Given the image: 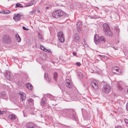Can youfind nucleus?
<instances>
[{
  "instance_id": "39448f33",
  "label": "nucleus",
  "mask_w": 128,
  "mask_h": 128,
  "mask_svg": "<svg viewBox=\"0 0 128 128\" xmlns=\"http://www.w3.org/2000/svg\"><path fill=\"white\" fill-rule=\"evenodd\" d=\"M111 90V87L108 83H105L104 84L102 89V92L106 94L109 92Z\"/></svg>"
},
{
  "instance_id": "7c9ffc66",
  "label": "nucleus",
  "mask_w": 128,
  "mask_h": 128,
  "mask_svg": "<svg viewBox=\"0 0 128 128\" xmlns=\"http://www.w3.org/2000/svg\"><path fill=\"white\" fill-rule=\"evenodd\" d=\"M114 29L116 30L117 32H119V28L118 26H114Z\"/></svg>"
},
{
  "instance_id": "dca6fc26",
  "label": "nucleus",
  "mask_w": 128,
  "mask_h": 128,
  "mask_svg": "<svg viewBox=\"0 0 128 128\" xmlns=\"http://www.w3.org/2000/svg\"><path fill=\"white\" fill-rule=\"evenodd\" d=\"M10 74V72L8 70H6L4 74L5 77L8 80H9L11 77Z\"/></svg>"
},
{
  "instance_id": "5701e85b",
  "label": "nucleus",
  "mask_w": 128,
  "mask_h": 128,
  "mask_svg": "<svg viewBox=\"0 0 128 128\" xmlns=\"http://www.w3.org/2000/svg\"><path fill=\"white\" fill-rule=\"evenodd\" d=\"M16 37L17 41L20 42L21 41V38L20 36L18 34H16Z\"/></svg>"
},
{
  "instance_id": "f03ea898",
  "label": "nucleus",
  "mask_w": 128,
  "mask_h": 128,
  "mask_svg": "<svg viewBox=\"0 0 128 128\" xmlns=\"http://www.w3.org/2000/svg\"><path fill=\"white\" fill-rule=\"evenodd\" d=\"M102 26L103 30L105 35L112 36V33L110 30L108 25L107 24H103Z\"/></svg>"
},
{
  "instance_id": "6e6d98bb",
  "label": "nucleus",
  "mask_w": 128,
  "mask_h": 128,
  "mask_svg": "<svg viewBox=\"0 0 128 128\" xmlns=\"http://www.w3.org/2000/svg\"><path fill=\"white\" fill-rule=\"evenodd\" d=\"M84 42H85V40H84Z\"/></svg>"
},
{
  "instance_id": "a19ab883",
  "label": "nucleus",
  "mask_w": 128,
  "mask_h": 128,
  "mask_svg": "<svg viewBox=\"0 0 128 128\" xmlns=\"http://www.w3.org/2000/svg\"><path fill=\"white\" fill-rule=\"evenodd\" d=\"M80 27H77V30L78 32H79L80 31Z\"/></svg>"
},
{
  "instance_id": "f3484780",
  "label": "nucleus",
  "mask_w": 128,
  "mask_h": 128,
  "mask_svg": "<svg viewBox=\"0 0 128 128\" xmlns=\"http://www.w3.org/2000/svg\"><path fill=\"white\" fill-rule=\"evenodd\" d=\"M0 96L2 97L4 99H8L6 95V93L4 91H2L0 92Z\"/></svg>"
},
{
  "instance_id": "680f3d73",
  "label": "nucleus",
  "mask_w": 128,
  "mask_h": 128,
  "mask_svg": "<svg viewBox=\"0 0 128 128\" xmlns=\"http://www.w3.org/2000/svg\"><path fill=\"white\" fill-rule=\"evenodd\" d=\"M0 13H2V12H0Z\"/></svg>"
},
{
  "instance_id": "49530a36",
  "label": "nucleus",
  "mask_w": 128,
  "mask_h": 128,
  "mask_svg": "<svg viewBox=\"0 0 128 128\" xmlns=\"http://www.w3.org/2000/svg\"><path fill=\"white\" fill-rule=\"evenodd\" d=\"M98 56L100 57L101 58H102V56L103 55H98Z\"/></svg>"
},
{
  "instance_id": "e433bc0d",
  "label": "nucleus",
  "mask_w": 128,
  "mask_h": 128,
  "mask_svg": "<svg viewBox=\"0 0 128 128\" xmlns=\"http://www.w3.org/2000/svg\"><path fill=\"white\" fill-rule=\"evenodd\" d=\"M40 48L42 50H44L45 48H44L42 46H40Z\"/></svg>"
},
{
  "instance_id": "0eeeda50",
  "label": "nucleus",
  "mask_w": 128,
  "mask_h": 128,
  "mask_svg": "<svg viewBox=\"0 0 128 128\" xmlns=\"http://www.w3.org/2000/svg\"><path fill=\"white\" fill-rule=\"evenodd\" d=\"M58 38L60 42H62L64 41V34L62 32H59L58 34Z\"/></svg>"
},
{
  "instance_id": "ea45409f",
  "label": "nucleus",
  "mask_w": 128,
  "mask_h": 128,
  "mask_svg": "<svg viewBox=\"0 0 128 128\" xmlns=\"http://www.w3.org/2000/svg\"><path fill=\"white\" fill-rule=\"evenodd\" d=\"M124 121L126 123L128 124V120L127 119H125L124 120Z\"/></svg>"
},
{
  "instance_id": "de8ad7c7",
  "label": "nucleus",
  "mask_w": 128,
  "mask_h": 128,
  "mask_svg": "<svg viewBox=\"0 0 128 128\" xmlns=\"http://www.w3.org/2000/svg\"><path fill=\"white\" fill-rule=\"evenodd\" d=\"M37 11L38 13H40V11L39 10H38Z\"/></svg>"
},
{
  "instance_id": "c85d7f7f",
  "label": "nucleus",
  "mask_w": 128,
  "mask_h": 128,
  "mask_svg": "<svg viewBox=\"0 0 128 128\" xmlns=\"http://www.w3.org/2000/svg\"><path fill=\"white\" fill-rule=\"evenodd\" d=\"M10 12V11L8 10H6L4 11L3 12L4 14H9Z\"/></svg>"
},
{
  "instance_id": "5fc2aeb1",
  "label": "nucleus",
  "mask_w": 128,
  "mask_h": 128,
  "mask_svg": "<svg viewBox=\"0 0 128 128\" xmlns=\"http://www.w3.org/2000/svg\"><path fill=\"white\" fill-rule=\"evenodd\" d=\"M74 89L75 90H77L75 88H74Z\"/></svg>"
},
{
  "instance_id": "bf43d9fd",
  "label": "nucleus",
  "mask_w": 128,
  "mask_h": 128,
  "mask_svg": "<svg viewBox=\"0 0 128 128\" xmlns=\"http://www.w3.org/2000/svg\"><path fill=\"white\" fill-rule=\"evenodd\" d=\"M127 92L128 93V90H127Z\"/></svg>"
},
{
  "instance_id": "a878e982",
  "label": "nucleus",
  "mask_w": 128,
  "mask_h": 128,
  "mask_svg": "<svg viewBox=\"0 0 128 128\" xmlns=\"http://www.w3.org/2000/svg\"><path fill=\"white\" fill-rule=\"evenodd\" d=\"M58 74L56 72H55L54 74V78L55 80H56V78L58 77Z\"/></svg>"
},
{
  "instance_id": "a211bd4d",
  "label": "nucleus",
  "mask_w": 128,
  "mask_h": 128,
  "mask_svg": "<svg viewBox=\"0 0 128 128\" xmlns=\"http://www.w3.org/2000/svg\"><path fill=\"white\" fill-rule=\"evenodd\" d=\"M48 74L45 72L44 74V77L45 78L48 82H50L51 80V79L50 78H49L48 76Z\"/></svg>"
},
{
  "instance_id": "9d476101",
  "label": "nucleus",
  "mask_w": 128,
  "mask_h": 128,
  "mask_svg": "<svg viewBox=\"0 0 128 128\" xmlns=\"http://www.w3.org/2000/svg\"><path fill=\"white\" fill-rule=\"evenodd\" d=\"M112 71L113 72L117 74H119L120 73H121V70L119 69V68L117 66L113 67L112 68Z\"/></svg>"
},
{
  "instance_id": "4d7b16f0",
  "label": "nucleus",
  "mask_w": 128,
  "mask_h": 128,
  "mask_svg": "<svg viewBox=\"0 0 128 128\" xmlns=\"http://www.w3.org/2000/svg\"><path fill=\"white\" fill-rule=\"evenodd\" d=\"M34 0H32L31 1V2H34Z\"/></svg>"
},
{
  "instance_id": "f257e3e1",
  "label": "nucleus",
  "mask_w": 128,
  "mask_h": 128,
  "mask_svg": "<svg viewBox=\"0 0 128 128\" xmlns=\"http://www.w3.org/2000/svg\"><path fill=\"white\" fill-rule=\"evenodd\" d=\"M65 112L67 113L66 116L69 118L72 119L74 120H76V114L74 110L72 109H67Z\"/></svg>"
},
{
  "instance_id": "72a5a7b5",
  "label": "nucleus",
  "mask_w": 128,
  "mask_h": 128,
  "mask_svg": "<svg viewBox=\"0 0 128 128\" xmlns=\"http://www.w3.org/2000/svg\"><path fill=\"white\" fill-rule=\"evenodd\" d=\"M44 51L45 52H50V50H48L45 48L44 50Z\"/></svg>"
},
{
  "instance_id": "4468645a",
  "label": "nucleus",
  "mask_w": 128,
  "mask_h": 128,
  "mask_svg": "<svg viewBox=\"0 0 128 128\" xmlns=\"http://www.w3.org/2000/svg\"><path fill=\"white\" fill-rule=\"evenodd\" d=\"M20 96V99L22 100V103H23L24 101L26 99L25 94L23 92H20L19 93Z\"/></svg>"
},
{
  "instance_id": "4c0bfd02",
  "label": "nucleus",
  "mask_w": 128,
  "mask_h": 128,
  "mask_svg": "<svg viewBox=\"0 0 128 128\" xmlns=\"http://www.w3.org/2000/svg\"><path fill=\"white\" fill-rule=\"evenodd\" d=\"M22 28L24 30H28V28H26L24 26L22 27Z\"/></svg>"
},
{
  "instance_id": "4be33fe9",
  "label": "nucleus",
  "mask_w": 128,
  "mask_h": 128,
  "mask_svg": "<svg viewBox=\"0 0 128 128\" xmlns=\"http://www.w3.org/2000/svg\"><path fill=\"white\" fill-rule=\"evenodd\" d=\"M8 118L10 119L14 120L15 118V116L14 114H10L8 116Z\"/></svg>"
},
{
  "instance_id": "cd10ccee",
  "label": "nucleus",
  "mask_w": 128,
  "mask_h": 128,
  "mask_svg": "<svg viewBox=\"0 0 128 128\" xmlns=\"http://www.w3.org/2000/svg\"><path fill=\"white\" fill-rule=\"evenodd\" d=\"M64 84H62V86H59V87H60V88L61 89V90H62V91L64 90Z\"/></svg>"
},
{
  "instance_id": "20e7f679",
  "label": "nucleus",
  "mask_w": 128,
  "mask_h": 128,
  "mask_svg": "<svg viewBox=\"0 0 128 128\" xmlns=\"http://www.w3.org/2000/svg\"><path fill=\"white\" fill-rule=\"evenodd\" d=\"M63 15V13L59 10L54 11L52 14V16L55 18H58L62 17Z\"/></svg>"
},
{
  "instance_id": "9b49d317",
  "label": "nucleus",
  "mask_w": 128,
  "mask_h": 128,
  "mask_svg": "<svg viewBox=\"0 0 128 128\" xmlns=\"http://www.w3.org/2000/svg\"><path fill=\"white\" fill-rule=\"evenodd\" d=\"M26 126L27 128H37L36 125L32 122H29L27 123Z\"/></svg>"
},
{
  "instance_id": "37998d69",
  "label": "nucleus",
  "mask_w": 128,
  "mask_h": 128,
  "mask_svg": "<svg viewBox=\"0 0 128 128\" xmlns=\"http://www.w3.org/2000/svg\"><path fill=\"white\" fill-rule=\"evenodd\" d=\"M72 54L74 56H76V53L74 52H73Z\"/></svg>"
},
{
  "instance_id": "603ef678",
  "label": "nucleus",
  "mask_w": 128,
  "mask_h": 128,
  "mask_svg": "<svg viewBox=\"0 0 128 128\" xmlns=\"http://www.w3.org/2000/svg\"><path fill=\"white\" fill-rule=\"evenodd\" d=\"M80 74L82 76V74L81 73H80V74Z\"/></svg>"
},
{
  "instance_id": "6ab92c4d",
  "label": "nucleus",
  "mask_w": 128,
  "mask_h": 128,
  "mask_svg": "<svg viewBox=\"0 0 128 128\" xmlns=\"http://www.w3.org/2000/svg\"><path fill=\"white\" fill-rule=\"evenodd\" d=\"M27 103L29 105L33 106L34 105V100L32 98H29L28 100Z\"/></svg>"
},
{
  "instance_id": "79ce46f5",
  "label": "nucleus",
  "mask_w": 128,
  "mask_h": 128,
  "mask_svg": "<svg viewBox=\"0 0 128 128\" xmlns=\"http://www.w3.org/2000/svg\"><path fill=\"white\" fill-rule=\"evenodd\" d=\"M4 113V112L3 111H2L0 110V114H2Z\"/></svg>"
},
{
  "instance_id": "bb28decb",
  "label": "nucleus",
  "mask_w": 128,
  "mask_h": 128,
  "mask_svg": "<svg viewBox=\"0 0 128 128\" xmlns=\"http://www.w3.org/2000/svg\"><path fill=\"white\" fill-rule=\"evenodd\" d=\"M14 20L16 22L18 21L20 19H19L18 18H17L15 16L13 18Z\"/></svg>"
},
{
  "instance_id": "13d9d810",
  "label": "nucleus",
  "mask_w": 128,
  "mask_h": 128,
  "mask_svg": "<svg viewBox=\"0 0 128 128\" xmlns=\"http://www.w3.org/2000/svg\"><path fill=\"white\" fill-rule=\"evenodd\" d=\"M126 105H127V106H128V103H127Z\"/></svg>"
},
{
  "instance_id": "c756f323",
  "label": "nucleus",
  "mask_w": 128,
  "mask_h": 128,
  "mask_svg": "<svg viewBox=\"0 0 128 128\" xmlns=\"http://www.w3.org/2000/svg\"><path fill=\"white\" fill-rule=\"evenodd\" d=\"M48 97L49 98H50V99L51 100H52V98L53 97V96L52 95H51L50 94H48Z\"/></svg>"
},
{
  "instance_id": "412c9836",
  "label": "nucleus",
  "mask_w": 128,
  "mask_h": 128,
  "mask_svg": "<svg viewBox=\"0 0 128 128\" xmlns=\"http://www.w3.org/2000/svg\"><path fill=\"white\" fill-rule=\"evenodd\" d=\"M26 87L30 90H32V86L30 83H28L27 84H26Z\"/></svg>"
},
{
  "instance_id": "f8f14e48",
  "label": "nucleus",
  "mask_w": 128,
  "mask_h": 128,
  "mask_svg": "<svg viewBox=\"0 0 128 128\" xmlns=\"http://www.w3.org/2000/svg\"><path fill=\"white\" fill-rule=\"evenodd\" d=\"M82 115L83 116L86 118H89L90 117L89 115V113L88 112H87L86 110L84 109H82Z\"/></svg>"
},
{
  "instance_id": "c9c22d12",
  "label": "nucleus",
  "mask_w": 128,
  "mask_h": 128,
  "mask_svg": "<svg viewBox=\"0 0 128 128\" xmlns=\"http://www.w3.org/2000/svg\"><path fill=\"white\" fill-rule=\"evenodd\" d=\"M36 11V10L35 9H33V10L30 11V13L31 14H33Z\"/></svg>"
},
{
  "instance_id": "1a4fd4ad",
  "label": "nucleus",
  "mask_w": 128,
  "mask_h": 128,
  "mask_svg": "<svg viewBox=\"0 0 128 128\" xmlns=\"http://www.w3.org/2000/svg\"><path fill=\"white\" fill-rule=\"evenodd\" d=\"M75 93L73 91H72L71 90H70L67 93V94L70 97L72 98H74L75 97H76L77 95L78 94V92L75 91Z\"/></svg>"
},
{
  "instance_id": "393cba45",
  "label": "nucleus",
  "mask_w": 128,
  "mask_h": 128,
  "mask_svg": "<svg viewBox=\"0 0 128 128\" xmlns=\"http://www.w3.org/2000/svg\"><path fill=\"white\" fill-rule=\"evenodd\" d=\"M82 23L80 22H77V27H80L82 25Z\"/></svg>"
},
{
  "instance_id": "3c124183",
  "label": "nucleus",
  "mask_w": 128,
  "mask_h": 128,
  "mask_svg": "<svg viewBox=\"0 0 128 128\" xmlns=\"http://www.w3.org/2000/svg\"><path fill=\"white\" fill-rule=\"evenodd\" d=\"M49 8V7L48 6H46V9H48V8Z\"/></svg>"
},
{
  "instance_id": "864d4df0",
  "label": "nucleus",
  "mask_w": 128,
  "mask_h": 128,
  "mask_svg": "<svg viewBox=\"0 0 128 128\" xmlns=\"http://www.w3.org/2000/svg\"><path fill=\"white\" fill-rule=\"evenodd\" d=\"M77 65V66H80L81 64H76Z\"/></svg>"
},
{
  "instance_id": "8fccbe9b",
  "label": "nucleus",
  "mask_w": 128,
  "mask_h": 128,
  "mask_svg": "<svg viewBox=\"0 0 128 128\" xmlns=\"http://www.w3.org/2000/svg\"><path fill=\"white\" fill-rule=\"evenodd\" d=\"M76 64H80V62H77L76 63Z\"/></svg>"
},
{
  "instance_id": "f704fd0d",
  "label": "nucleus",
  "mask_w": 128,
  "mask_h": 128,
  "mask_svg": "<svg viewBox=\"0 0 128 128\" xmlns=\"http://www.w3.org/2000/svg\"><path fill=\"white\" fill-rule=\"evenodd\" d=\"M38 38L40 39H42V36L39 33H38Z\"/></svg>"
},
{
  "instance_id": "2eb2a0df",
  "label": "nucleus",
  "mask_w": 128,
  "mask_h": 128,
  "mask_svg": "<svg viewBox=\"0 0 128 128\" xmlns=\"http://www.w3.org/2000/svg\"><path fill=\"white\" fill-rule=\"evenodd\" d=\"M74 41L78 43V42L80 40V38L79 37V35L78 34H76L74 36Z\"/></svg>"
},
{
  "instance_id": "7ed1b4c3",
  "label": "nucleus",
  "mask_w": 128,
  "mask_h": 128,
  "mask_svg": "<svg viewBox=\"0 0 128 128\" xmlns=\"http://www.w3.org/2000/svg\"><path fill=\"white\" fill-rule=\"evenodd\" d=\"M98 37V36L97 34L95 35L94 37V41L96 44H97L98 43L101 44L105 42V40H104V36H100L99 38Z\"/></svg>"
},
{
  "instance_id": "58836bf2",
  "label": "nucleus",
  "mask_w": 128,
  "mask_h": 128,
  "mask_svg": "<svg viewBox=\"0 0 128 128\" xmlns=\"http://www.w3.org/2000/svg\"><path fill=\"white\" fill-rule=\"evenodd\" d=\"M107 57V56H105L103 55L102 56V58H103L104 59L106 58Z\"/></svg>"
},
{
  "instance_id": "473e14b6",
  "label": "nucleus",
  "mask_w": 128,
  "mask_h": 128,
  "mask_svg": "<svg viewBox=\"0 0 128 128\" xmlns=\"http://www.w3.org/2000/svg\"><path fill=\"white\" fill-rule=\"evenodd\" d=\"M22 16V15L20 14H18L16 17L17 18H18L20 19V17Z\"/></svg>"
},
{
  "instance_id": "6e6552de",
  "label": "nucleus",
  "mask_w": 128,
  "mask_h": 128,
  "mask_svg": "<svg viewBox=\"0 0 128 128\" xmlns=\"http://www.w3.org/2000/svg\"><path fill=\"white\" fill-rule=\"evenodd\" d=\"M90 85L94 89H97L98 88V82L96 80H94L92 81Z\"/></svg>"
},
{
  "instance_id": "ddd939ff",
  "label": "nucleus",
  "mask_w": 128,
  "mask_h": 128,
  "mask_svg": "<svg viewBox=\"0 0 128 128\" xmlns=\"http://www.w3.org/2000/svg\"><path fill=\"white\" fill-rule=\"evenodd\" d=\"M66 85L68 88H70L72 87V83L71 82L70 80L68 79H67L66 80Z\"/></svg>"
},
{
  "instance_id": "09e8293b",
  "label": "nucleus",
  "mask_w": 128,
  "mask_h": 128,
  "mask_svg": "<svg viewBox=\"0 0 128 128\" xmlns=\"http://www.w3.org/2000/svg\"><path fill=\"white\" fill-rule=\"evenodd\" d=\"M90 18H91V19H93V18H94V17H93V16H90Z\"/></svg>"
},
{
  "instance_id": "052dcab7",
  "label": "nucleus",
  "mask_w": 128,
  "mask_h": 128,
  "mask_svg": "<svg viewBox=\"0 0 128 128\" xmlns=\"http://www.w3.org/2000/svg\"><path fill=\"white\" fill-rule=\"evenodd\" d=\"M85 44H86V43H85Z\"/></svg>"
},
{
  "instance_id": "a18cd8bd",
  "label": "nucleus",
  "mask_w": 128,
  "mask_h": 128,
  "mask_svg": "<svg viewBox=\"0 0 128 128\" xmlns=\"http://www.w3.org/2000/svg\"><path fill=\"white\" fill-rule=\"evenodd\" d=\"M126 110H128V106H127V105H126Z\"/></svg>"
},
{
  "instance_id": "423d86ee",
  "label": "nucleus",
  "mask_w": 128,
  "mask_h": 128,
  "mask_svg": "<svg viewBox=\"0 0 128 128\" xmlns=\"http://www.w3.org/2000/svg\"><path fill=\"white\" fill-rule=\"evenodd\" d=\"M3 41L5 43L9 44L11 42L10 37L7 35H4L3 37Z\"/></svg>"
},
{
  "instance_id": "2f4dec72",
  "label": "nucleus",
  "mask_w": 128,
  "mask_h": 128,
  "mask_svg": "<svg viewBox=\"0 0 128 128\" xmlns=\"http://www.w3.org/2000/svg\"><path fill=\"white\" fill-rule=\"evenodd\" d=\"M33 4L32 2H30L28 4H26V7H28L30 6H32Z\"/></svg>"
},
{
  "instance_id": "b1692460",
  "label": "nucleus",
  "mask_w": 128,
  "mask_h": 128,
  "mask_svg": "<svg viewBox=\"0 0 128 128\" xmlns=\"http://www.w3.org/2000/svg\"><path fill=\"white\" fill-rule=\"evenodd\" d=\"M15 7L16 8L20 7L21 8H22L23 7V6L22 4H20L17 3L16 4Z\"/></svg>"
},
{
  "instance_id": "aec40b11",
  "label": "nucleus",
  "mask_w": 128,
  "mask_h": 128,
  "mask_svg": "<svg viewBox=\"0 0 128 128\" xmlns=\"http://www.w3.org/2000/svg\"><path fill=\"white\" fill-rule=\"evenodd\" d=\"M46 98H42V100L41 105L43 106H46Z\"/></svg>"
},
{
  "instance_id": "c03bdc74",
  "label": "nucleus",
  "mask_w": 128,
  "mask_h": 128,
  "mask_svg": "<svg viewBox=\"0 0 128 128\" xmlns=\"http://www.w3.org/2000/svg\"><path fill=\"white\" fill-rule=\"evenodd\" d=\"M22 83V82H20V81H18V84H21V83Z\"/></svg>"
}]
</instances>
